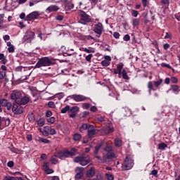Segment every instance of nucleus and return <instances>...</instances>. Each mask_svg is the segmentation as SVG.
Returning <instances> with one entry per match:
<instances>
[{"mask_svg":"<svg viewBox=\"0 0 180 180\" xmlns=\"http://www.w3.org/2000/svg\"><path fill=\"white\" fill-rule=\"evenodd\" d=\"M56 65V60L49 57H44L39 59L38 62L34 66V68H41V67H50V65Z\"/></svg>","mask_w":180,"mask_h":180,"instance_id":"nucleus-1","label":"nucleus"},{"mask_svg":"<svg viewBox=\"0 0 180 180\" xmlns=\"http://www.w3.org/2000/svg\"><path fill=\"white\" fill-rule=\"evenodd\" d=\"M134 165V160L133 159L132 155H127L124 160V162L122 164V171H129L131 169Z\"/></svg>","mask_w":180,"mask_h":180,"instance_id":"nucleus-2","label":"nucleus"},{"mask_svg":"<svg viewBox=\"0 0 180 180\" xmlns=\"http://www.w3.org/2000/svg\"><path fill=\"white\" fill-rule=\"evenodd\" d=\"M74 162L79 164L82 167L88 165L91 162V158L89 155L83 153L81 156H77L74 159Z\"/></svg>","mask_w":180,"mask_h":180,"instance_id":"nucleus-3","label":"nucleus"},{"mask_svg":"<svg viewBox=\"0 0 180 180\" xmlns=\"http://www.w3.org/2000/svg\"><path fill=\"white\" fill-rule=\"evenodd\" d=\"M79 18V23H81L82 25H86V23H91V22H92L91 15H88L84 11H80Z\"/></svg>","mask_w":180,"mask_h":180,"instance_id":"nucleus-4","label":"nucleus"},{"mask_svg":"<svg viewBox=\"0 0 180 180\" xmlns=\"http://www.w3.org/2000/svg\"><path fill=\"white\" fill-rule=\"evenodd\" d=\"M22 95H23L22 91L13 90L10 95V98L12 99V101H15V103H18L20 98H22Z\"/></svg>","mask_w":180,"mask_h":180,"instance_id":"nucleus-5","label":"nucleus"},{"mask_svg":"<svg viewBox=\"0 0 180 180\" xmlns=\"http://www.w3.org/2000/svg\"><path fill=\"white\" fill-rule=\"evenodd\" d=\"M56 133L57 131L55 129L51 128V127L49 126L44 127V129L42 131V134L45 137H47V136H54V134H56Z\"/></svg>","mask_w":180,"mask_h":180,"instance_id":"nucleus-6","label":"nucleus"},{"mask_svg":"<svg viewBox=\"0 0 180 180\" xmlns=\"http://www.w3.org/2000/svg\"><path fill=\"white\" fill-rule=\"evenodd\" d=\"M9 124H11V120L8 117L0 116V130L8 127Z\"/></svg>","mask_w":180,"mask_h":180,"instance_id":"nucleus-7","label":"nucleus"},{"mask_svg":"<svg viewBox=\"0 0 180 180\" xmlns=\"http://www.w3.org/2000/svg\"><path fill=\"white\" fill-rule=\"evenodd\" d=\"M94 32L97 34V37H101L102 32H103V25L101 22L94 25Z\"/></svg>","mask_w":180,"mask_h":180,"instance_id":"nucleus-8","label":"nucleus"},{"mask_svg":"<svg viewBox=\"0 0 180 180\" xmlns=\"http://www.w3.org/2000/svg\"><path fill=\"white\" fill-rule=\"evenodd\" d=\"M74 156V153H71L70 150H65V152L60 151L58 153V158H60V160H65V158H68V157Z\"/></svg>","mask_w":180,"mask_h":180,"instance_id":"nucleus-9","label":"nucleus"},{"mask_svg":"<svg viewBox=\"0 0 180 180\" xmlns=\"http://www.w3.org/2000/svg\"><path fill=\"white\" fill-rule=\"evenodd\" d=\"M69 98H71V99H73L75 102H84V101H86V99H91L81 94H73L70 96Z\"/></svg>","mask_w":180,"mask_h":180,"instance_id":"nucleus-10","label":"nucleus"},{"mask_svg":"<svg viewBox=\"0 0 180 180\" xmlns=\"http://www.w3.org/2000/svg\"><path fill=\"white\" fill-rule=\"evenodd\" d=\"M99 132V130L95 129V126L91 125L89 127V129L87 130V136L89 139H92L95 134H98Z\"/></svg>","mask_w":180,"mask_h":180,"instance_id":"nucleus-11","label":"nucleus"},{"mask_svg":"<svg viewBox=\"0 0 180 180\" xmlns=\"http://www.w3.org/2000/svg\"><path fill=\"white\" fill-rule=\"evenodd\" d=\"M38 16H39V12L34 11L28 14L25 18V20H26L27 22H30L32 20H34V19H37Z\"/></svg>","mask_w":180,"mask_h":180,"instance_id":"nucleus-12","label":"nucleus"},{"mask_svg":"<svg viewBox=\"0 0 180 180\" xmlns=\"http://www.w3.org/2000/svg\"><path fill=\"white\" fill-rule=\"evenodd\" d=\"M12 110L15 115H20L23 113V108L20 105H18L17 104H13Z\"/></svg>","mask_w":180,"mask_h":180,"instance_id":"nucleus-13","label":"nucleus"},{"mask_svg":"<svg viewBox=\"0 0 180 180\" xmlns=\"http://www.w3.org/2000/svg\"><path fill=\"white\" fill-rule=\"evenodd\" d=\"M110 61H112V58L109 56H105L104 60H103L101 63L103 67H109L110 65Z\"/></svg>","mask_w":180,"mask_h":180,"instance_id":"nucleus-14","label":"nucleus"},{"mask_svg":"<svg viewBox=\"0 0 180 180\" xmlns=\"http://www.w3.org/2000/svg\"><path fill=\"white\" fill-rule=\"evenodd\" d=\"M29 102H30V98H29L27 96H23V94H22V97L17 103L19 105H26L27 103H29Z\"/></svg>","mask_w":180,"mask_h":180,"instance_id":"nucleus-15","label":"nucleus"},{"mask_svg":"<svg viewBox=\"0 0 180 180\" xmlns=\"http://www.w3.org/2000/svg\"><path fill=\"white\" fill-rule=\"evenodd\" d=\"M95 167H91L89 169H88L86 172V176L87 178H92L93 176H95Z\"/></svg>","mask_w":180,"mask_h":180,"instance_id":"nucleus-16","label":"nucleus"},{"mask_svg":"<svg viewBox=\"0 0 180 180\" xmlns=\"http://www.w3.org/2000/svg\"><path fill=\"white\" fill-rule=\"evenodd\" d=\"M82 171H84V169L82 167H77L75 169V172H77V174L75 175L76 179H81L82 178Z\"/></svg>","mask_w":180,"mask_h":180,"instance_id":"nucleus-17","label":"nucleus"},{"mask_svg":"<svg viewBox=\"0 0 180 180\" xmlns=\"http://www.w3.org/2000/svg\"><path fill=\"white\" fill-rule=\"evenodd\" d=\"M58 11H60V7H58L56 5H51L49 6L47 8H46V11L47 12H57Z\"/></svg>","mask_w":180,"mask_h":180,"instance_id":"nucleus-18","label":"nucleus"},{"mask_svg":"<svg viewBox=\"0 0 180 180\" xmlns=\"http://www.w3.org/2000/svg\"><path fill=\"white\" fill-rule=\"evenodd\" d=\"M103 158L105 160H113V158H116V155L115 153L108 152L106 155L103 156Z\"/></svg>","mask_w":180,"mask_h":180,"instance_id":"nucleus-19","label":"nucleus"},{"mask_svg":"<svg viewBox=\"0 0 180 180\" xmlns=\"http://www.w3.org/2000/svg\"><path fill=\"white\" fill-rule=\"evenodd\" d=\"M35 34L34 32L32 31H27V33L25 34V37L27 40H33L34 39Z\"/></svg>","mask_w":180,"mask_h":180,"instance_id":"nucleus-20","label":"nucleus"},{"mask_svg":"<svg viewBox=\"0 0 180 180\" xmlns=\"http://www.w3.org/2000/svg\"><path fill=\"white\" fill-rule=\"evenodd\" d=\"M92 126L91 124H82V126L79 127V131L80 133H84V130H89V127Z\"/></svg>","mask_w":180,"mask_h":180,"instance_id":"nucleus-21","label":"nucleus"},{"mask_svg":"<svg viewBox=\"0 0 180 180\" xmlns=\"http://www.w3.org/2000/svg\"><path fill=\"white\" fill-rule=\"evenodd\" d=\"M124 116H127L129 117V116H131L132 115V112H131V110H130V108H127V107H125L124 108Z\"/></svg>","mask_w":180,"mask_h":180,"instance_id":"nucleus-22","label":"nucleus"},{"mask_svg":"<svg viewBox=\"0 0 180 180\" xmlns=\"http://www.w3.org/2000/svg\"><path fill=\"white\" fill-rule=\"evenodd\" d=\"M37 141L38 143H43V144H49L50 143V140L41 137H38Z\"/></svg>","mask_w":180,"mask_h":180,"instance_id":"nucleus-23","label":"nucleus"},{"mask_svg":"<svg viewBox=\"0 0 180 180\" xmlns=\"http://www.w3.org/2000/svg\"><path fill=\"white\" fill-rule=\"evenodd\" d=\"M57 158H58V154L57 155H54L53 156H52L51 158L50 161H51V164H53V165H56V164L58 163V160L57 159Z\"/></svg>","mask_w":180,"mask_h":180,"instance_id":"nucleus-24","label":"nucleus"},{"mask_svg":"<svg viewBox=\"0 0 180 180\" xmlns=\"http://www.w3.org/2000/svg\"><path fill=\"white\" fill-rule=\"evenodd\" d=\"M30 71V70L26 67H23V66H18L17 68H15V71H17L18 72H22V71Z\"/></svg>","mask_w":180,"mask_h":180,"instance_id":"nucleus-25","label":"nucleus"},{"mask_svg":"<svg viewBox=\"0 0 180 180\" xmlns=\"http://www.w3.org/2000/svg\"><path fill=\"white\" fill-rule=\"evenodd\" d=\"M77 112H79V107L78 106H73L71 108H70L69 113H77Z\"/></svg>","mask_w":180,"mask_h":180,"instance_id":"nucleus-26","label":"nucleus"},{"mask_svg":"<svg viewBox=\"0 0 180 180\" xmlns=\"http://www.w3.org/2000/svg\"><path fill=\"white\" fill-rule=\"evenodd\" d=\"M106 117L105 116H100L96 117V120L98 122V123H103V122H106Z\"/></svg>","mask_w":180,"mask_h":180,"instance_id":"nucleus-27","label":"nucleus"},{"mask_svg":"<svg viewBox=\"0 0 180 180\" xmlns=\"http://www.w3.org/2000/svg\"><path fill=\"white\" fill-rule=\"evenodd\" d=\"M37 122L39 127H43V126H44V123H46V120H44V118H40L37 121Z\"/></svg>","mask_w":180,"mask_h":180,"instance_id":"nucleus-28","label":"nucleus"},{"mask_svg":"<svg viewBox=\"0 0 180 180\" xmlns=\"http://www.w3.org/2000/svg\"><path fill=\"white\" fill-rule=\"evenodd\" d=\"M167 147H168V145H167V143H160L158 144V148L162 151H164V150H165V148H167Z\"/></svg>","mask_w":180,"mask_h":180,"instance_id":"nucleus-29","label":"nucleus"},{"mask_svg":"<svg viewBox=\"0 0 180 180\" xmlns=\"http://www.w3.org/2000/svg\"><path fill=\"white\" fill-rule=\"evenodd\" d=\"M115 147H122V140L119 138L115 139Z\"/></svg>","mask_w":180,"mask_h":180,"instance_id":"nucleus-30","label":"nucleus"},{"mask_svg":"<svg viewBox=\"0 0 180 180\" xmlns=\"http://www.w3.org/2000/svg\"><path fill=\"white\" fill-rule=\"evenodd\" d=\"M122 75L123 79H127V80L130 79V77H129V75H127V72H126V70H122Z\"/></svg>","mask_w":180,"mask_h":180,"instance_id":"nucleus-31","label":"nucleus"},{"mask_svg":"<svg viewBox=\"0 0 180 180\" xmlns=\"http://www.w3.org/2000/svg\"><path fill=\"white\" fill-rule=\"evenodd\" d=\"M82 138V136L79 134H75L73 136V140H75V141H79Z\"/></svg>","mask_w":180,"mask_h":180,"instance_id":"nucleus-32","label":"nucleus"},{"mask_svg":"<svg viewBox=\"0 0 180 180\" xmlns=\"http://www.w3.org/2000/svg\"><path fill=\"white\" fill-rule=\"evenodd\" d=\"M46 122L49 123V124H53V123L56 122V117H49L47 120Z\"/></svg>","mask_w":180,"mask_h":180,"instance_id":"nucleus-33","label":"nucleus"},{"mask_svg":"<svg viewBox=\"0 0 180 180\" xmlns=\"http://www.w3.org/2000/svg\"><path fill=\"white\" fill-rule=\"evenodd\" d=\"M139 25H140V20L135 18L132 20V26H134V27L139 26Z\"/></svg>","mask_w":180,"mask_h":180,"instance_id":"nucleus-34","label":"nucleus"},{"mask_svg":"<svg viewBox=\"0 0 180 180\" xmlns=\"http://www.w3.org/2000/svg\"><path fill=\"white\" fill-rule=\"evenodd\" d=\"M171 89L173 92H179V86L178 85H172Z\"/></svg>","mask_w":180,"mask_h":180,"instance_id":"nucleus-35","label":"nucleus"},{"mask_svg":"<svg viewBox=\"0 0 180 180\" xmlns=\"http://www.w3.org/2000/svg\"><path fill=\"white\" fill-rule=\"evenodd\" d=\"M28 120L31 123H33V122H34V120H35L34 114H33V113L29 114L28 115Z\"/></svg>","mask_w":180,"mask_h":180,"instance_id":"nucleus-36","label":"nucleus"},{"mask_svg":"<svg viewBox=\"0 0 180 180\" xmlns=\"http://www.w3.org/2000/svg\"><path fill=\"white\" fill-rule=\"evenodd\" d=\"M101 147H102V143H100L97 146H96L94 149V154H98L99 150H101Z\"/></svg>","mask_w":180,"mask_h":180,"instance_id":"nucleus-37","label":"nucleus"},{"mask_svg":"<svg viewBox=\"0 0 180 180\" xmlns=\"http://www.w3.org/2000/svg\"><path fill=\"white\" fill-rule=\"evenodd\" d=\"M67 112L70 113V105H66L65 108H62L60 111L61 113H67Z\"/></svg>","mask_w":180,"mask_h":180,"instance_id":"nucleus-38","label":"nucleus"},{"mask_svg":"<svg viewBox=\"0 0 180 180\" xmlns=\"http://www.w3.org/2000/svg\"><path fill=\"white\" fill-rule=\"evenodd\" d=\"M148 89H150V91H155V89H154V84H153V82H148Z\"/></svg>","mask_w":180,"mask_h":180,"instance_id":"nucleus-39","label":"nucleus"},{"mask_svg":"<svg viewBox=\"0 0 180 180\" xmlns=\"http://www.w3.org/2000/svg\"><path fill=\"white\" fill-rule=\"evenodd\" d=\"M2 180H18V178L15 176H6Z\"/></svg>","mask_w":180,"mask_h":180,"instance_id":"nucleus-40","label":"nucleus"},{"mask_svg":"<svg viewBox=\"0 0 180 180\" xmlns=\"http://www.w3.org/2000/svg\"><path fill=\"white\" fill-rule=\"evenodd\" d=\"M155 88H158V86H160V85H161V84H162V79H160L156 82H153Z\"/></svg>","mask_w":180,"mask_h":180,"instance_id":"nucleus-41","label":"nucleus"},{"mask_svg":"<svg viewBox=\"0 0 180 180\" xmlns=\"http://www.w3.org/2000/svg\"><path fill=\"white\" fill-rule=\"evenodd\" d=\"M49 162H44L43 165H42V169L44 171V172H46L48 169H49Z\"/></svg>","mask_w":180,"mask_h":180,"instance_id":"nucleus-42","label":"nucleus"},{"mask_svg":"<svg viewBox=\"0 0 180 180\" xmlns=\"http://www.w3.org/2000/svg\"><path fill=\"white\" fill-rule=\"evenodd\" d=\"M84 51L85 53H95V49L91 48L90 49H89L87 48H84Z\"/></svg>","mask_w":180,"mask_h":180,"instance_id":"nucleus-43","label":"nucleus"},{"mask_svg":"<svg viewBox=\"0 0 180 180\" xmlns=\"http://www.w3.org/2000/svg\"><path fill=\"white\" fill-rule=\"evenodd\" d=\"M105 176H106V179L108 180H113V179H115V176H113V174H111L106 173L105 174Z\"/></svg>","mask_w":180,"mask_h":180,"instance_id":"nucleus-44","label":"nucleus"},{"mask_svg":"<svg viewBox=\"0 0 180 180\" xmlns=\"http://www.w3.org/2000/svg\"><path fill=\"white\" fill-rule=\"evenodd\" d=\"M104 150L107 153H112V150H113V148L112 147V146H105Z\"/></svg>","mask_w":180,"mask_h":180,"instance_id":"nucleus-45","label":"nucleus"},{"mask_svg":"<svg viewBox=\"0 0 180 180\" xmlns=\"http://www.w3.org/2000/svg\"><path fill=\"white\" fill-rule=\"evenodd\" d=\"M4 108H6L7 110H11V109H12V103L11 102L7 101Z\"/></svg>","mask_w":180,"mask_h":180,"instance_id":"nucleus-46","label":"nucleus"},{"mask_svg":"<svg viewBox=\"0 0 180 180\" xmlns=\"http://www.w3.org/2000/svg\"><path fill=\"white\" fill-rule=\"evenodd\" d=\"M8 103V100L4 98V99H0V105L1 106H4L6 105Z\"/></svg>","mask_w":180,"mask_h":180,"instance_id":"nucleus-47","label":"nucleus"},{"mask_svg":"<svg viewBox=\"0 0 180 180\" xmlns=\"http://www.w3.org/2000/svg\"><path fill=\"white\" fill-rule=\"evenodd\" d=\"M92 57H94V55L92 54H89L85 57L86 61H88V63H91V60H92Z\"/></svg>","mask_w":180,"mask_h":180,"instance_id":"nucleus-48","label":"nucleus"},{"mask_svg":"<svg viewBox=\"0 0 180 180\" xmlns=\"http://www.w3.org/2000/svg\"><path fill=\"white\" fill-rule=\"evenodd\" d=\"M83 109H89L91 108V103H84L82 104Z\"/></svg>","mask_w":180,"mask_h":180,"instance_id":"nucleus-49","label":"nucleus"},{"mask_svg":"<svg viewBox=\"0 0 180 180\" xmlns=\"http://www.w3.org/2000/svg\"><path fill=\"white\" fill-rule=\"evenodd\" d=\"M56 20H58V22H61L64 20V16L61 15H58L56 16Z\"/></svg>","mask_w":180,"mask_h":180,"instance_id":"nucleus-50","label":"nucleus"},{"mask_svg":"<svg viewBox=\"0 0 180 180\" xmlns=\"http://www.w3.org/2000/svg\"><path fill=\"white\" fill-rule=\"evenodd\" d=\"M48 106H49V108H51V109H54V108H56V104L53 101H49L48 103Z\"/></svg>","mask_w":180,"mask_h":180,"instance_id":"nucleus-51","label":"nucleus"},{"mask_svg":"<svg viewBox=\"0 0 180 180\" xmlns=\"http://www.w3.org/2000/svg\"><path fill=\"white\" fill-rule=\"evenodd\" d=\"M170 82H172V84H178V78L176 77H172L170 79Z\"/></svg>","mask_w":180,"mask_h":180,"instance_id":"nucleus-52","label":"nucleus"},{"mask_svg":"<svg viewBox=\"0 0 180 180\" xmlns=\"http://www.w3.org/2000/svg\"><path fill=\"white\" fill-rule=\"evenodd\" d=\"M8 53H14L15 52V46L12 45L11 46H8Z\"/></svg>","mask_w":180,"mask_h":180,"instance_id":"nucleus-53","label":"nucleus"},{"mask_svg":"<svg viewBox=\"0 0 180 180\" xmlns=\"http://www.w3.org/2000/svg\"><path fill=\"white\" fill-rule=\"evenodd\" d=\"M131 15H132V16H134V18H137V16H139V11H137L136 10H132Z\"/></svg>","mask_w":180,"mask_h":180,"instance_id":"nucleus-54","label":"nucleus"},{"mask_svg":"<svg viewBox=\"0 0 180 180\" xmlns=\"http://www.w3.org/2000/svg\"><path fill=\"white\" fill-rule=\"evenodd\" d=\"M6 75V72H5V71H1L0 72V79H4V78H5Z\"/></svg>","mask_w":180,"mask_h":180,"instance_id":"nucleus-55","label":"nucleus"},{"mask_svg":"<svg viewBox=\"0 0 180 180\" xmlns=\"http://www.w3.org/2000/svg\"><path fill=\"white\" fill-rule=\"evenodd\" d=\"M165 39H172V34H171L169 32H166Z\"/></svg>","mask_w":180,"mask_h":180,"instance_id":"nucleus-56","label":"nucleus"},{"mask_svg":"<svg viewBox=\"0 0 180 180\" xmlns=\"http://www.w3.org/2000/svg\"><path fill=\"white\" fill-rule=\"evenodd\" d=\"M13 165H15L13 161H9L8 162H7V167H8V168L13 167Z\"/></svg>","mask_w":180,"mask_h":180,"instance_id":"nucleus-57","label":"nucleus"},{"mask_svg":"<svg viewBox=\"0 0 180 180\" xmlns=\"http://www.w3.org/2000/svg\"><path fill=\"white\" fill-rule=\"evenodd\" d=\"M53 116V112L51 110H47L46 112V117H51Z\"/></svg>","mask_w":180,"mask_h":180,"instance_id":"nucleus-58","label":"nucleus"},{"mask_svg":"<svg viewBox=\"0 0 180 180\" xmlns=\"http://www.w3.org/2000/svg\"><path fill=\"white\" fill-rule=\"evenodd\" d=\"M45 173H46L47 175H50V174H53V173H54V170H53V169L49 168V169L45 172Z\"/></svg>","mask_w":180,"mask_h":180,"instance_id":"nucleus-59","label":"nucleus"},{"mask_svg":"<svg viewBox=\"0 0 180 180\" xmlns=\"http://www.w3.org/2000/svg\"><path fill=\"white\" fill-rule=\"evenodd\" d=\"M117 70L118 71H122L123 70V63H120L117 65Z\"/></svg>","mask_w":180,"mask_h":180,"instance_id":"nucleus-60","label":"nucleus"},{"mask_svg":"<svg viewBox=\"0 0 180 180\" xmlns=\"http://www.w3.org/2000/svg\"><path fill=\"white\" fill-rule=\"evenodd\" d=\"M123 39L124 41H130V35H129V34L124 35Z\"/></svg>","mask_w":180,"mask_h":180,"instance_id":"nucleus-61","label":"nucleus"},{"mask_svg":"<svg viewBox=\"0 0 180 180\" xmlns=\"http://www.w3.org/2000/svg\"><path fill=\"white\" fill-rule=\"evenodd\" d=\"M161 4L163 5H169V0H162Z\"/></svg>","mask_w":180,"mask_h":180,"instance_id":"nucleus-62","label":"nucleus"},{"mask_svg":"<svg viewBox=\"0 0 180 180\" xmlns=\"http://www.w3.org/2000/svg\"><path fill=\"white\" fill-rule=\"evenodd\" d=\"M27 141H32V140H33V136L32 134H28L27 136Z\"/></svg>","mask_w":180,"mask_h":180,"instance_id":"nucleus-63","label":"nucleus"},{"mask_svg":"<svg viewBox=\"0 0 180 180\" xmlns=\"http://www.w3.org/2000/svg\"><path fill=\"white\" fill-rule=\"evenodd\" d=\"M113 37H115V39H119V37H120V34H119V32H114L113 34Z\"/></svg>","mask_w":180,"mask_h":180,"instance_id":"nucleus-64","label":"nucleus"}]
</instances>
